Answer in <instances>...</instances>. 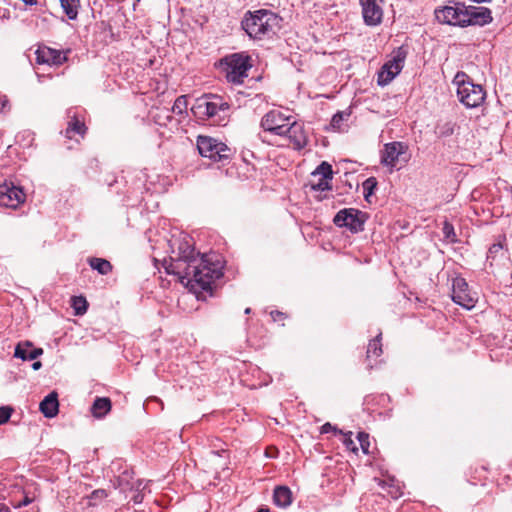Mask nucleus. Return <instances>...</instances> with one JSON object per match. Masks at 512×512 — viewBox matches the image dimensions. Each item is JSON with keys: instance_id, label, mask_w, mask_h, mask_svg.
I'll return each mask as SVG.
<instances>
[{"instance_id": "obj_1", "label": "nucleus", "mask_w": 512, "mask_h": 512, "mask_svg": "<svg viewBox=\"0 0 512 512\" xmlns=\"http://www.w3.org/2000/svg\"><path fill=\"white\" fill-rule=\"evenodd\" d=\"M174 257L166 266V272L178 276L180 282L194 293L212 291V284L222 277L223 264L216 255L203 254L195 251L191 239L184 236L173 242Z\"/></svg>"}, {"instance_id": "obj_2", "label": "nucleus", "mask_w": 512, "mask_h": 512, "mask_svg": "<svg viewBox=\"0 0 512 512\" xmlns=\"http://www.w3.org/2000/svg\"><path fill=\"white\" fill-rule=\"evenodd\" d=\"M436 19L444 24L465 27L483 26L492 21L491 11L485 7L465 6L461 2L449 1L435 10Z\"/></svg>"}, {"instance_id": "obj_3", "label": "nucleus", "mask_w": 512, "mask_h": 512, "mask_svg": "<svg viewBox=\"0 0 512 512\" xmlns=\"http://www.w3.org/2000/svg\"><path fill=\"white\" fill-rule=\"evenodd\" d=\"M281 20L280 16L270 10L248 11L241 21V27L250 38L261 40L274 35L276 29L280 28Z\"/></svg>"}, {"instance_id": "obj_4", "label": "nucleus", "mask_w": 512, "mask_h": 512, "mask_svg": "<svg viewBox=\"0 0 512 512\" xmlns=\"http://www.w3.org/2000/svg\"><path fill=\"white\" fill-rule=\"evenodd\" d=\"M230 105L221 96L210 94L197 100L192 112L202 120H211L214 125H225Z\"/></svg>"}, {"instance_id": "obj_5", "label": "nucleus", "mask_w": 512, "mask_h": 512, "mask_svg": "<svg viewBox=\"0 0 512 512\" xmlns=\"http://www.w3.org/2000/svg\"><path fill=\"white\" fill-rule=\"evenodd\" d=\"M453 83L457 86L459 101L467 108H476L484 102L486 98L484 88L482 85L474 84L466 73L458 72Z\"/></svg>"}, {"instance_id": "obj_6", "label": "nucleus", "mask_w": 512, "mask_h": 512, "mask_svg": "<svg viewBox=\"0 0 512 512\" xmlns=\"http://www.w3.org/2000/svg\"><path fill=\"white\" fill-rule=\"evenodd\" d=\"M220 66L227 81L239 85L248 77V71L252 68L251 57L243 52L229 54L220 60Z\"/></svg>"}, {"instance_id": "obj_7", "label": "nucleus", "mask_w": 512, "mask_h": 512, "mask_svg": "<svg viewBox=\"0 0 512 512\" xmlns=\"http://www.w3.org/2000/svg\"><path fill=\"white\" fill-rule=\"evenodd\" d=\"M197 148L201 156L214 162H224L231 158L233 151L225 143L210 136L199 135Z\"/></svg>"}, {"instance_id": "obj_8", "label": "nucleus", "mask_w": 512, "mask_h": 512, "mask_svg": "<svg viewBox=\"0 0 512 512\" xmlns=\"http://www.w3.org/2000/svg\"><path fill=\"white\" fill-rule=\"evenodd\" d=\"M369 218L366 212L355 208H344L336 213L333 223L340 228H347L351 233L356 234L364 230V224Z\"/></svg>"}, {"instance_id": "obj_9", "label": "nucleus", "mask_w": 512, "mask_h": 512, "mask_svg": "<svg viewBox=\"0 0 512 512\" xmlns=\"http://www.w3.org/2000/svg\"><path fill=\"white\" fill-rule=\"evenodd\" d=\"M406 56L407 52L403 47L394 51L392 59L382 66L378 74V84L380 86L389 84L401 72Z\"/></svg>"}, {"instance_id": "obj_10", "label": "nucleus", "mask_w": 512, "mask_h": 512, "mask_svg": "<svg viewBox=\"0 0 512 512\" xmlns=\"http://www.w3.org/2000/svg\"><path fill=\"white\" fill-rule=\"evenodd\" d=\"M333 179L332 166L323 161L320 165L311 173V179L309 180L308 186L312 191H326L332 189L331 181Z\"/></svg>"}, {"instance_id": "obj_11", "label": "nucleus", "mask_w": 512, "mask_h": 512, "mask_svg": "<svg viewBox=\"0 0 512 512\" xmlns=\"http://www.w3.org/2000/svg\"><path fill=\"white\" fill-rule=\"evenodd\" d=\"M452 300L470 310L475 306L476 299L468 289V284L464 278L457 277L453 280L452 285Z\"/></svg>"}, {"instance_id": "obj_12", "label": "nucleus", "mask_w": 512, "mask_h": 512, "mask_svg": "<svg viewBox=\"0 0 512 512\" xmlns=\"http://www.w3.org/2000/svg\"><path fill=\"white\" fill-rule=\"evenodd\" d=\"M289 122L290 117L278 110H271L263 116L260 125L264 131L280 136Z\"/></svg>"}, {"instance_id": "obj_13", "label": "nucleus", "mask_w": 512, "mask_h": 512, "mask_svg": "<svg viewBox=\"0 0 512 512\" xmlns=\"http://www.w3.org/2000/svg\"><path fill=\"white\" fill-rule=\"evenodd\" d=\"M407 151L408 146L403 142L386 143L381 151V164L392 169L396 167L401 157L407 154Z\"/></svg>"}, {"instance_id": "obj_14", "label": "nucleus", "mask_w": 512, "mask_h": 512, "mask_svg": "<svg viewBox=\"0 0 512 512\" xmlns=\"http://www.w3.org/2000/svg\"><path fill=\"white\" fill-rule=\"evenodd\" d=\"M25 200V194L21 188L12 183L0 185V206L16 209Z\"/></svg>"}, {"instance_id": "obj_15", "label": "nucleus", "mask_w": 512, "mask_h": 512, "mask_svg": "<svg viewBox=\"0 0 512 512\" xmlns=\"http://www.w3.org/2000/svg\"><path fill=\"white\" fill-rule=\"evenodd\" d=\"M362 7V15L366 25L376 26L381 23L383 17V0H359Z\"/></svg>"}, {"instance_id": "obj_16", "label": "nucleus", "mask_w": 512, "mask_h": 512, "mask_svg": "<svg viewBox=\"0 0 512 512\" xmlns=\"http://www.w3.org/2000/svg\"><path fill=\"white\" fill-rule=\"evenodd\" d=\"M283 132L284 133L281 136L287 137L295 150L303 149L308 143L304 126L301 123L296 121H293L292 123L289 122Z\"/></svg>"}, {"instance_id": "obj_17", "label": "nucleus", "mask_w": 512, "mask_h": 512, "mask_svg": "<svg viewBox=\"0 0 512 512\" xmlns=\"http://www.w3.org/2000/svg\"><path fill=\"white\" fill-rule=\"evenodd\" d=\"M35 54H36V62L38 64H48V65L59 66L67 60L66 55L62 51L52 49L47 46L39 47L36 50Z\"/></svg>"}, {"instance_id": "obj_18", "label": "nucleus", "mask_w": 512, "mask_h": 512, "mask_svg": "<svg viewBox=\"0 0 512 512\" xmlns=\"http://www.w3.org/2000/svg\"><path fill=\"white\" fill-rule=\"evenodd\" d=\"M118 483L123 491L135 490L137 492L133 496V500L135 503H140L142 501L143 496L140 493L141 487L143 485L142 480H140V479L133 480L130 473L125 471L118 477Z\"/></svg>"}, {"instance_id": "obj_19", "label": "nucleus", "mask_w": 512, "mask_h": 512, "mask_svg": "<svg viewBox=\"0 0 512 512\" xmlns=\"http://www.w3.org/2000/svg\"><path fill=\"white\" fill-rule=\"evenodd\" d=\"M508 249L506 248V236L500 235L495 243H493L487 253V262L493 266L495 262L506 257Z\"/></svg>"}, {"instance_id": "obj_20", "label": "nucleus", "mask_w": 512, "mask_h": 512, "mask_svg": "<svg viewBox=\"0 0 512 512\" xmlns=\"http://www.w3.org/2000/svg\"><path fill=\"white\" fill-rule=\"evenodd\" d=\"M43 354L42 348H34L32 342H20L15 347L14 356L24 361L35 360Z\"/></svg>"}, {"instance_id": "obj_21", "label": "nucleus", "mask_w": 512, "mask_h": 512, "mask_svg": "<svg viewBox=\"0 0 512 512\" xmlns=\"http://www.w3.org/2000/svg\"><path fill=\"white\" fill-rule=\"evenodd\" d=\"M39 410L46 418H53L58 414L59 401L58 394L52 391L40 402Z\"/></svg>"}, {"instance_id": "obj_22", "label": "nucleus", "mask_w": 512, "mask_h": 512, "mask_svg": "<svg viewBox=\"0 0 512 512\" xmlns=\"http://www.w3.org/2000/svg\"><path fill=\"white\" fill-rule=\"evenodd\" d=\"M112 407L111 400L108 397H97L91 407V413L95 418H103Z\"/></svg>"}, {"instance_id": "obj_23", "label": "nucleus", "mask_w": 512, "mask_h": 512, "mask_svg": "<svg viewBox=\"0 0 512 512\" xmlns=\"http://www.w3.org/2000/svg\"><path fill=\"white\" fill-rule=\"evenodd\" d=\"M274 504L286 508L292 503V492L287 486H277L273 494Z\"/></svg>"}, {"instance_id": "obj_24", "label": "nucleus", "mask_w": 512, "mask_h": 512, "mask_svg": "<svg viewBox=\"0 0 512 512\" xmlns=\"http://www.w3.org/2000/svg\"><path fill=\"white\" fill-rule=\"evenodd\" d=\"M86 126L84 122L80 121L76 116H73L72 119L68 122L67 128L65 129L64 136L68 139H72L75 134L83 137L86 133Z\"/></svg>"}, {"instance_id": "obj_25", "label": "nucleus", "mask_w": 512, "mask_h": 512, "mask_svg": "<svg viewBox=\"0 0 512 512\" xmlns=\"http://www.w3.org/2000/svg\"><path fill=\"white\" fill-rule=\"evenodd\" d=\"M88 264L93 270H96L101 275H107L112 271L111 263L103 258L91 257L88 259Z\"/></svg>"}, {"instance_id": "obj_26", "label": "nucleus", "mask_w": 512, "mask_h": 512, "mask_svg": "<svg viewBox=\"0 0 512 512\" xmlns=\"http://www.w3.org/2000/svg\"><path fill=\"white\" fill-rule=\"evenodd\" d=\"M455 130V123L452 121L440 120L435 126V134L438 138H446L453 135Z\"/></svg>"}, {"instance_id": "obj_27", "label": "nucleus", "mask_w": 512, "mask_h": 512, "mask_svg": "<svg viewBox=\"0 0 512 512\" xmlns=\"http://www.w3.org/2000/svg\"><path fill=\"white\" fill-rule=\"evenodd\" d=\"M61 7L70 20H75L78 16L80 0H59Z\"/></svg>"}, {"instance_id": "obj_28", "label": "nucleus", "mask_w": 512, "mask_h": 512, "mask_svg": "<svg viewBox=\"0 0 512 512\" xmlns=\"http://www.w3.org/2000/svg\"><path fill=\"white\" fill-rule=\"evenodd\" d=\"M382 333L380 332L374 339L369 341L367 347V358L372 356L379 357L382 353V344H381Z\"/></svg>"}, {"instance_id": "obj_29", "label": "nucleus", "mask_w": 512, "mask_h": 512, "mask_svg": "<svg viewBox=\"0 0 512 512\" xmlns=\"http://www.w3.org/2000/svg\"><path fill=\"white\" fill-rule=\"evenodd\" d=\"M72 308L75 311V315H83L88 309V303L83 296L72 297Z\"/></svg>"}, {"instance_id": "obj_30", "label": "nucleus", "mask_w": 512, "mask_h": 512, "mask_svg": "<svg viewBox=\"0 0 512 512\" xmlns=\"http://www.w3.org/2000/svg\"><path fill=\"white\" fill-rule=\"evenodd\" d=\"M377 180L375 177H369L363 182L364 198L369 201V197L372 196L377 188Z\"/></svg>"}, {"instance_id": "obj_31", "label": "nucleus", "mask_w": 512, "mask_h": 512, "mask_svg": "<svg viewBox=\"0 0 512 512\" xmlns=\"http://www.w3.org/2000/svg\"><path fill=\"white\" fill-rule=\"evenodd\" d=\"M350 112H346V111H338L337 113H335L331 119V122H330V125L334 128V129H340L341 128V124L343 121L345 120H348V118L350 117Z\"/></svg>"}, {"instance_id": "obj_32", "label": "nucleus", "mask_w": 512, "mask_h": 512, "mask_svg": "<svg viewBox=\"0 0 512 512\" xmlns=\"http://www.w3.org/2000/svg\"><path fill=\"white\" fill-rule=\"evenodd\" d=\"M187 98L185 95H181L179 97L176 98V100L174 101V104L172 106V111L176 114H183L186 112L187 110Z\"/></svg>"}, {"instance_id": "obj_33", "label": "nucleus", "mask_w": 512, "mask_h": 512, "mask_svg": "<svg viewBox=\"0 0 512 512\" xmlns=\"http://www.w3.org/2000/svg\"><path fill=\"white\" fill-rule=\"evenodd\" d=\"M442 232L445 239L449 240L450 242H456V234L454 231V227L450 222L445 221L443 223Z\"/></svg>"}, {"instance_id": "obj_34", "label": "nucleus", "mask_w": 512, "mask_h": 512, "mask_svg": "<svg viewBox=\"0 0 512 512\" xmlns=\"http://www.w3.org/2000/svg\"><path fill=\"white\" fill-rule=\"evenodd\" d=\"M342 435L344 436L343 444L345 445V447L348 450H350L351 452L356 453L358 451V447L352 439V432H348V433L342 432Z\"/></svg>"}, {"instance_id": "obj_35", "label": "nucleus", "mask_w": 512, "mask_h": 512, "mask_svg": "<svg viewBox=\"0 0 512 512\" xmlns=\"http://www.w3.org/2000/svg\"><path fill=\"white\" fill-rule=\"evenodd\" d=\"M11 111V103L6 95H0V115H7Z\"/></svg>"}, {"instance_id": "obj_36", "label": "nucleus", "mask_w": 512, "mask_h": 512, "mask_svg": "<svg viewBox=\"0 0 512 512\" xmlns=\"http://www.w3.org/2000/svg\"><path fill=\"white\" fill-rule=\"evenodd\" d=\"M13 411L14 409L10 406L0 407V425L6 423L10 419Z\"/></svg>"}, {"instance_id": "obj_37", "label": "nucleus", "mask_w": 512, "mask_h": 512, "mask_svg": "<svg viewBox=\"0 0 512 512\" xmlns=\"http://www.w3.org/2000/svg\"><path fill=\"white\" fill-rule=\"evenodd\" d=\"M357 439L360 443L362 451L367 454L369 451V435L365 432H359L357 435Z\"/></svg>"}, {"instance_id": "obj_38", "label": "nucleus", "mask_w": 512, "mask_h": 512, "mask_svg": "<svg viewBox=\"0 0 512 512\" xmlns=\"http://www.w3.org/2000/svg\"><path fill=\"white\" fill-rule=\"evenodd\" d=\"M320 431L322 434H326L329 432H334L335 434H337V433L342 434V430L338 429L336 426H333L329 422L322 425Z\"/></svg>"}, {"instance_id": "obj_39", "label": "nucleus", "mask_w": 512, "mask_h": 512, "mask_svg": "<svg viewBox=\"0 0 512 512\" xmlns=\"http://www.w3.org/2000/svg\"><path fill=\"white\" fill-rule=\"evenodd\" d=\"M211 446L215 449L212 451V453L216 455H221V453L225 452L226 449L222 447V442L219 439H215L212 441Z\"/></svg>"}, {"instance_id": "obj_40", "label": "nucleus", "mask_w": 512, "mask_h": 512, "mask_svg": "<svg viewBox=\"0 0 512 512\" xmlns=\"http://www.w3.org/2000/svg\"><path fill=\"white\" fill-rule=\"evenodd\" d=\"M33 501L32 498H30L29 496L25 495L24 498L19 501L18 503H13V506L15 508H21V507H24V506H27L29 504H31Z\"/></svg>"}, {"instance_id": "obj_41", "label": "nucleus", "mask_w": 512, "mask_h": 512, "mask_svg": "<svg viewBox=\"0 0 512 512\" xmlns=\"http://www.w3.org/2000/svg\"><path fill=\"white\" fill-rule=\"evenodd\" d=\"M270 315L274 321H279V320H283L286 318L285 314L278 310L271 311Z\"/></svg>"}, {"instance_id": "obj_42", "label": "nucleus", "mask_w": 512, "mask_h": 512, "mask_svg": "<svg viewBox=\"0 0 512 512\" xmlns=\"http://www.w3.org/2000/svg\"><path fill=\"white\" fill-rule=\"evenodd\" d=\"M107 496L105 490L103 489H98V490H94L91 494V498L94 499V498H105Z\"/></svg>"}, {"instance_id": "obj_43", "label": "nucleus", "mask_w": 512, "mask_h": 512, "mask_svg": "<svg viewBox=\"0 0 512 512\" xmlns=\"http://www.w3.org/2000/svg\"><path fill=\"white\" fill-rule=\"evenodd\" d=\"M148 401L158 402L161 405V409H163V402L158 397L152 396V397L148 398Z\"/></svg>"}, {"instance_id": "obj_44", "label": "nucleus", "mask_w": 512, "mask_h": 512, "mask_svg": "<svg viewBox=\"0 0 512 512\" xmlns=\"http://www.w3.org/2000/svg\"><path fill=\"white\" fill-rule=\"evenodd\" d=\"M0 512H10V509L5 504L0 503Z\"/></svg>"}, {"instance_id": "obj_45", "label": "nucleus", "mask_w": 512, "mask_h": 512, "mask_svg": "<svg viewBox=\"0 0 512 512\" xmlns=\"http://www.w3.org/2000/svg\"><path fill=\"white\" fill-rule=\"evenodd\" d=\"M41 366H42V363H41L40 361H36V362H34V363L32 364V368H33L34 370H38V369H40V368H41Z\"/></svg>"}, {"instance_id": "obj_46", "label": "nucleus", "mask_w": 512, "mask_h": 512, "mask_svg": "<svg viewBox=\"0 0 512 512\" xmlns=\"http://www.w3.org/2000/svg\"><path fill=\"white\" fill-rule=\"evenodd\" d=\"M257 512H269L268 508H260Z\"/></svg>"}, {"instance_id": "obj_47", "label": "nucleus", "mask_w": 512, "mask_h": 512, "mask_svg": "<svg viewBox=\"0 0 512 512\" xmlns=\"http://www.w3.org/2000/svg\"><path fill=\"white\" fill-rule=\"evenodd\" d=\"M244 312H245V314H250L251 313V308H246Z\"/></svg>"}, {"instance_id": "obj_48", "label": "nucleus", "mask_w": 512, "mask_h": 512, "mask_svg": "<svg viewBox=\"0 0 512 512\" xmlns=\"http://www.w3.org/2000/svg\"><path fill=\"white\" fill-rule=\"evenodd\" d=\"M137 2H139L140 0H136Z\"/></svg>"}]
</instances>
